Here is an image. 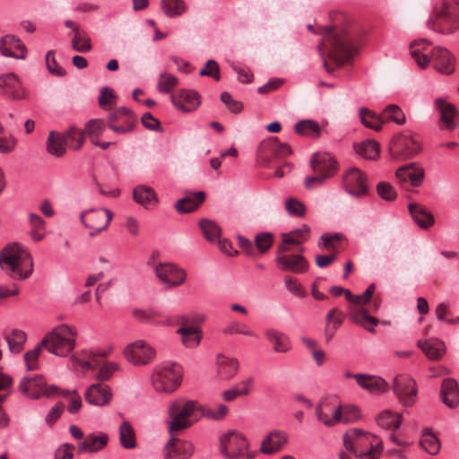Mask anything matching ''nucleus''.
Listing matches in <instances>:
<instances>
[{
	"instance_id": "864d4df0",
	"label": "nucleus",
	"mask_w": 459,
	"mask_h": 459,
	"mask_svg": "<svg viewBox=\"0 0 459 459\" xmlns=\"http://www.w3.org/2000/svg\"><path fill=\"white\" fill-rule=\"evenodd\" d=\"M65 139V144L71 150H80L85 140V133L83 130L71 127L63 134Z\"/></svg>"
},
{
	"instance_id": "7c9ffc66",
	"label": "nucleus",
	"mask_w": 459,
	"mask_h": 459,
	"mask_svg": "<svg viewBox=\"0 0 459 459\" xmlns=\"http://www.w3.org/2000/svg\"><path fill=\"white\" fill-rule=\"evenodd\" d=\"M357 384L373 394H380L388 390V384L380 377L368 374H357L355 376Z\"/></svg>"
},
{
	"instance_id": "ddd939ff",
	"label": "nucleus",
	"mask_w": 459,
	"mask_h": 459,
	"mask_svg": "<svg viewBox=\"0 0 459 459\" xmlns=\"http://www.w3.org/2000/svg\"><path fill=\"white\" fill-rule=\"evenodd\" d=\"M248 449L247 438L237 430H229L220 438V451L229 459H238Z\"/></svg>"
},
{
	"instance_id": "bb28decb",
	"label": "nucleus",
	"mask_w": 459,
	"mask_h": 459,
	"mask_svg": "<svg viewBox=\"0 0 459 459\" xmlns=\"http://www.w3.org/2000/svg\"><path fill=\"white\" fill-rule=\"evenodd\" d=\"M310 164L313 171L324 179L332 177L337 170L336 161L326 152L314 154Z\"/></svg>"
},
{
	"instance_id": "5701e85b",
	"label": "nucleus",
	"mask_w": 459,
	"mask_h": 459,
	"mask_svg": "<svg viewBox=\"0 0 459 459\" xmlns=\"http://www.w3.org/2000/svg\"><path fill=\"white\" fill-rule=\"evenodd\" d=\"M174 106L183 112H192L201 104L200 94L194 90H180L170 96Z\"/></svg>"
},
{
	"instance_id": "ea45409f",
	"label": "nucleus",
	"mask_w": 459,
	"mask_h": 459,
	"mask_svg": "<svg viewBox=\"0 0 459 459\" xmlns=\"http://www.w3.org/2000/svg\"><path fill=\"white\" fill-rule=\"evenodd\" d=\"M418 346L430 359H439L445 353V343L437 339L419 341Z\"/></svg>"
},
{
	"instance_id": "f8f14e48",
	"label": "nucleus",
	"mask_w": 459,
	"mask_h": 459,
	"mask_svg": "<svg viewBox=\"0 0 459 459\" xmlns=\"http://www.w3.org/2000/svg\"><path fill=\"white\" fill-rule=\"evenodd\" d=\"M19 390L32 399L41 396L55 397L58 394L59 388L56 385H48L42 376L25 377L19 384Z\"/></svg>"
},
{
	"instance_id": "58836bf2",
	"label": "nucleus",
	"mask_w": 459,
	"mask_h": 459,
	"mask_svg": "<svg viewBox=\"0 0 459 459\" xmlns=\"http://www.w3.org/2000/svg\"><path fill=\"white\" fill-rule=\"evenodd\" d=\"M47 151L55 157H63L66 152L64 134L54 131L50 132L47 139Z\"/></svg>"
},
{
	"instance_id": "2eb2a0df",
	"label": "nucleus",
	"mask_w": 459,
	"mask_h": 459,
	"mask_svg": "<svg viewBox=\"0 0 459 459\" xmlns=\"http://www.w3.org/2000/svg\"><path fill=\"white\" fill-rule=\"evenodd\" d=\"M125 359L134 366H146L156 356V351L146 342L138 340L126 346L123 351Z\"/></svg>"
},
{
	"instance_id": "a19ab883",
	"label": "nucleus",
	"mask_w": 459,
	"mask_h": 459,
	"mask_svg": "<svg viewBox=\"0 0 459 459\" xmlns=\"http://www.w3.org/2000/svg\"><path fill=\"white\" fill-rule=\"evenodd\" d=\"M266 338L273 344V351L279 353H285L291 348L290 338L283 333L274 329L267 330Z\"/></svg>"
},
{
	"instance_id": "72a5a7b5",
	"label": "nucleus",
	"mask_w": 459,
	"mask_h": 459,
	"mask_svg": "<svg viewBox=\"0 0 459 459\" xmlns=\"http://www.w3.org/2000/svg\"><path fill=\"white\" fill-rule=\"evenodd\" d=\"M134 200L141 204L144 209H151L159 203V198L153 188L140 185L134 187L133 191Z\"/></svg>"
},
{
	"instance_id": "39448f33",
	"label": "nucleus",
	"mask_w": 459,
	"mask_h": 459,
	"mask_svg": "<svg viewBox=\"0 0 459 459\" xmlns=\"http://www.w3.org/2000/svg\"><path fill=\"white\" fill-rule=\"evenodd\" d=\"M78 332L75 326L63 324L48 333L41 340V346L58 357H68L76 347Z\"/></svg>"
},
{
	"instance_id": "0e129e2a",
	"label": "nucleus",
	"mask_w": 459,
	"mask_h": 459,
	"mask_svg": "<svg viewBox=\"0 0 459 459\" xmlns=\"http://www.w3.org/2000/svg\"><path fill=\"white\" fill-rule=\"evenodd\" d=\"M57 395H63L64 397H65L68 400L67 411L71 414L77 413L80 411V409L82 408V401L80 394L77 393L76 390L60 391V389H59Z\"/></svg>"
},
{
	"instance_id": "6ab92c4d",
	"label": "nucleus",
	"mask_w": 459,
	"mask_h": 459,
	"mask_svg": "<svg viewBox=\"0 0 459 459\" xmlns=\"http://www.w3.org/2000/svg\"><path fill=\"white\" fill-rule=\"evenodd\" d=\"M107 122L113 132L124 134L134 129L135 117L130 109L119 108L108 116Z\"/></svg>"
},
{
	"instance_id": "69168bd1",
	"label": "nucleus",
	"mask_w": 459,
	"mask_h": 459,
	"mask_svg": "<svg viewBox=\"0 0 459 459\" xmlns=\"http://www.w3.org/2000/svg\"><path fill=\"white\" fill-rule=\"evenodd\" d=\"M45 346H41V342L32 349L24 354V361L26 364L27 370L32 371L39 369V358Z\"/></svg>"
},
{
	"instance_id": "cd10ccee",
	"label": "nucleus",
	"mask_w": 459,
	"mask_h": 459,
	"mask_svg": "<svg viewBox=\"0 0 459 459\" xmlns=\"http://www.w3.org/2000/svg\"><path fill=\"white\" fill-rule=\"evenodd\" d=\"M0 93L16 100L23 99L26 96L19 77L13 73L0 76Z\"/></svg>"
},
{
	"instance_id": "c03bdc74",
	"label": "nucleus",
	"mask_w": 459,
	"mask_h": 459,
	"mask_svg": "<svg viewBox=\"0 0 459 459\" xmlns=\"http://www.w3.org/2000/svg\"><path fill=\"white\" fill-rule=\"evenodd\" d=\"M420 445L422 449L431 455L438 454L441 443L431 429H424L421 432Z\"/></svg>"
},
{
	"instance_id": "c85d7f7f",
	"label": "nucleus",
	"mask_w": 459,
	"mask_h": 459,
	"mask_svg": "<svg viewBox=\"0 0 459 459\" xmlns=\"http://www.w3.org/2000/svg\"><path fill=\"white\" fill-rule=\"evenodd\" d=\"M288 438L286 432L279 429L273 430L262 441L260 451L264 455L278 453L287 444Z\"/></svg>"
},
{
	"instance_id": "49530a36",
	"label": "nucleus",
	"mask_w": 459,
	"mask_h": 459,
	"mask_svg": "<svg viewBox=\"0 0 459 459\" xmlns=\"http://www.w3.org/2000/svg\"><path fill=\"white\" fill-rule=\"evenodd\" d=\"M178 333L181 335L182 342L187 348L196 347L202 338L200 329L191 325H182L178 328Z\"/></svg>"
},
{
	"instance_id": "052dcab7",
	"label": "nucleus",
	"mask_w": 459,
	"mask_h": 459,
	"mask_svg": "<svg viewBox=\"0 0 459 459\" xmlns=\"http://www.w3.org/2000/svg\"><path fill=\"white\" fill-rule=\"evenodd\" d=\"M178 84V79L167 72L159 75L157 89L162 93H170Z\"/></svg>"
},
{
	"instance_id": "b1692460",
	"label": "nucleus",
	"mask_w": 459,
	"mask_h": 459,
	"mask_svg": "<svg viewBox=\"0 0 459 459\" xmlns=\"http://www.w3.org/2000/svg\"><path fill=\"white\" fill-rule=\"evenodd\" d=\"M396 178L403 188L409 189L411 186L421 185L424 178V170L415 163H411L398 169Z\"/></svg>"
},
{
	"instance_id": "9b49d317",
	"label": "nucleus",
	"mask_w": 459,
	"mask_h": 459,
	"mask_svg": "<svg viewBox=\"0 0 459 459\" xmlns=\"http://www.w3.org/2000/svg\"><path fill=\"white\" fill-rule=\"evenodd\" d=\"M291 153V149L281 143L276 137L263 141L257 151V162L260 166L269 168L274 160H281Z\"/></svg>"
},
{
	"instance_id": "c756f323",
	"label": "nucleus",
	"mask_w": 459,
	"mask_h": 459,
	"mask_svg": "<svg viewBox=\"0 0 459 459\" xmlns=\"http://www.w3.org/2000/svg\"><path fill=\"white\" fill-rule=\"evenodd\" d=\"M278 264L283 271L294 273H302L307 271L308 264L301 255H288L277 251L276 257Z\"/></svg>"
},
{
	"instance_id": "e433bc0d",
	"label": "nucleus",
	"mask_w": 459,
	"mask_h": 459,
	"mask_svg": "<svg viewBox=\"0 0 459 459\" xmlns=\"http://www.w3.org/2000/svg\"><path fill=\"white\" fill-rule=\"evenodd\" d=\"M408 208L413 221L421 229H428L434 224V216L421 204L411 203Z\"/></svg>"
},
{
	"instance_id": "680f3d73",
	"label": "nucleus",
	"mask_w": 459,
	"mask_h": 459,
	"mask_svg": "<svg viewBox=\"0 0 459 459\" xmlns=\"http://www.w3.org/2000/svg\"><path fill=\"white\" fill-rule=\"evenodd\" d=\"M121 367L114 361H104L96 374V379L100 382H106L112 378L114 373L120 371Z\"/></svg>"
},
{
	"instance_id": "603ef678",
	"label": "nucleus",
	"mask_w": 459,
	"mask_h": 459,
	"mask_svg": "<svg viewBox=\"0 0 459 459\" xmlns=\"http://www.w3.org/2000/svg\"><path fill=\"white\" fill-rule=\"evenodd\" d=\"M119 440L126 449H132L136 446L134 430L128 421H123L119 427Z\"/></svg>"
},
{
	"instance_id": "f257e3e1",
	"label": "nucleus",
	"mask_w": 459,
	"mask_h": 459,
	"mask_svg": "<svg viewBox=\"0 0 459 459\" xmlns=\"http://www.w3.org/2000/svg\"><path fill=\"white\" fill-rule=\"evenodd\" d=\"M315 32L322 36L317 48L328 74L349 63L361 47V30L345 13L335 14L332 25Z\"/></svg>"
},
{
	"instance_id": "6e6552de",
	"label": "nucleus",
	"mask_w": 459,
	"mask_h": 459,
	"mask_svg": "<svg viewBox=\"0 0 459 459\" xmlns=\"http://www.w3.org/2000/svg\"><path fill=\"white\" fill-rule=\"evenodd\" d=\"M428 27L438 33L448 35L459 28V17L456 10L447 0L437 4L428 21Z\"/></svg>"
},
{
	"instance_id": "c9c22d12",
	"label": "nucleus",
	"mask_w": 459,
	"mask_h": 459,
	"mask_svg": "<svg viewBox=\"0 0 459 459\" xmlns=\"http://www.w3.org/2000/svg\"><path fill=\"white\" fill-rule=\"evenodd\" d=\"M441 397L443 403L449 408H455L459 404V388L455 379L446 378L443 380Z\"/></svg>"
},
{
	"instance_id": "79ce46f5",
	"label": "nucleus",
	"mask_w": 459,
	"mask_h": 459,
	"mask_svg": "<svg viewBox=\"0 0 459 459\" xmlns=\"http://www.w3.org/2000/svg\"><path fill=\"white\" fill-rule=\"evenodd\" d=\"M205 194L204 192H196L178 200L175 207L179 212H191L203 204Z\"/></svg>"
},
{
	"instance_id": "2f4dec72",
	"label": "nucleus",
	"mask_w": 459,
	"mask_h": 459,
	"mask_svg": "<svg viewBox=\"0 0 459 459\" xmlns=\"http://www.w3.org/2000/svg\"><path fill=\"white\" fill-rule=\"evenodd\" d=\"M310 236V229L307 225L302 228L292 230L289 233L281 234V244L279 246V253L290 251V246H299L307 241Z\"/></svg>"
},
{
	"instance_id": "5fc2aeb1",
	"label": "nucleus",
	"mask_w": 459,
	"mask_h": 459,
	"mask_svg": "<svg viewBox=\"0 0 459 459\" xmlns=\"http://www.w3.org/2000/svg\"><path fill=\"white\" fill-rule=\"evenodd\" d=\"M354 149L359 155L369 160L376 159L379 154V144L372 140L357 143Z\"/></svg>"
},
{
	"instance_id": "4d7b16f0",
	"label": "nucleus",
	"mask_w": 459,
	"mask_h": 459,
	"mask_svg": "<svg viewBox=\"0 0 459 459\" xmlns=\"http://www.w3.org/2000/svg\"><path fill=\"white\" fill-rule=\"evenodd\" d=\"M199 226L204 238L208 241L214 242L220 239L221 228L215 221L208 219H202L199 221Z\"/></svg>"
},
{
	"instance_id": "393cba45",
	"label": "nucleus",
	"mask_w": 459,
	"mask_h": 459,
	"mask_svg": "<svg viewBox=\"0 0 459 459\" xmlns=\"http://www.w3.org/2000/svg\"><path fill=\"white\" fill-rule=\"evenodd\" d=\"M316 419L326 427H333L340 421V406L333 401H322L316 407Z\"/></svg>"
},
{
	"instance_id": "9d476101",
	"label": "nucleus",
	"mask_w": 459,
	"mask_h": 459,
	"mask_svg": "<svg viewBox=\"0 0 459 459\" xmlns=\"http://www.w3.org/2000/svg\"><path fill=\"white\" fill-rule=\"evenodd\" d=\"M421 151L420 140L411 133L404 131L393 137L390 146L392 158L404 160L413 158Z\"/></svg>"
},
{
	"instance_id": "473e14b6",
	"label": "nucleus",
	"mask_w": 459,
	"mask_h": 459,
	"mask_svg": "<svg viewBox=\"0 0 459 459\" xmlns=\"http://www.w3.org/2000/svg\"><path fill=\"white\" fill-rule=\"evenodd\" d=\"M238 371V361L235 358H229L223 354H218L216 357L217 376L223 380H230L234 377Z\"/></svg>"
},
{
	"instance_id": "13d9d810",
	"label": "nucleus",
	"mask_w": 459,
	"mask_h": 459,
	"mask_svg": "<svg viewBox=\"0 0 459 459\" xmlns=\"http://www.w3.org/2000/svg\"><path fill=\"white\" fill-rule=\"evenodd\" d=\"M401 414L385 411L378 415L377 424L383 429H397L401 425Z\"/></svg>"
},
{
	"instance_id": "0eeeda50",
	"label": "nucleus",
	"mask_w": 459,
	"mask_h": 459,
	"mask_svg": "<svg viewBox=\"0 0 459 459\" xmlns=\"http://www.w3.org/2000/svg\"><path fill=\"white\" fill-rule=\"evenodd\" d=\"M181 378V367L178 364L165 361L154 368L151 381L158 393L171 394L179 386Z\"/></svg>"
},
{
	"instance_id": "338daca9",
	"label": "nucleus",
	"mask_w": 459,
	"mask_h": 459,
	"mask_svg": "<svg viewBox=\"0 0 459 459\" xmlns=\"http://www.w3.org/2000/svg\"><path fill=\"white\" fill-rule=\"evenodd\" d=\"M339 406H340V411H341L340 417H339L340 418L339 423L346 424V423L352 422V421L356 420L357 419H359V411L357 407L351 405V404H344V405L339 404Z\"/></svg>"
},
{
	"instance_id": "1a4fd4ad",
	"label": "nucleus",
	"mask_w": 459,
	"mask_h": 459,
	"mask_svg": "<svg viewBox=\"0 0 459 459\" xmlns=\"http://www.w3.org/2000/svg\"><path fill=\"white\" fill-rule=\"evenodd\" d=\"M375 290L376 285L372 283L363 294L357 295L356 305L351 306L349 311V318L370 333H375L374 326L377 325L379 321L377 318L369 316L368 311L363 306L372 299Z\"/></svg>"
},
{
	"instance_id": "f03ea898",
	"label": "nucleus",
	"mask_w": 459,
	"mask_h": 459,
	"mask_svg": "<svg viewBox=\"0 0 459 459\" xmlns=\"http://www.w3.org/2000/svg\"><path fill=\"white\" fill-rule=\"evenodd\" d=\"M431 42L428 39H416L410 44V54L421 69L430 64L439 73L450 74L455 70V58L446 48L435 47L429 49Z\"/></svg>"
},
{
	"instance_id": "a211bd4d",
	"label": "nucleus",
	"mask_w": 459,
	"mask_h": 459,
	"mask_svg": "<svg viewBox=\"0 0 459 459\" xmlns=\"http://www.w3.org/2000/svg\"><path fill=\"white\" fill-rule=\"evenodd\" d=\"M154 273L159 281L169 288L182 285L186 277V273L184 269L171 263L156 264Z\"/></svg>"
},
{
	"instance_id": "774afa93",
	"label": "nucleus",
	"mask_w": 459,
	"mask_h": 459,
	"mask_svg": "<svg viewBox=\"0 0 459 459\" xmlns=\"http://www.w3.org/2000/svg\"><path fill=\"white\" fill-rule=\"evenodd\" d=\"M46 66L50 74L56 76L63 77L65 75V70L60 66L55 57V51L49 50L46 55Z\"/></svg>"
},
{
	"instance_id": "a18cd8bd",
	"label": "nucleus",
	"mask_w": 459,
	"mask_h": 459,
	"mask_svg": "<svg viewBox=\"0 0 459 459\" xmlns=\"http://www.w3.org/2000/svg\"><path fill=\"white\" fill-rule=\"evenodd\" d=\"M71 47L76 52H90L92 49V44L88 32L82 28L76 30L71 39Z\"/></svg>"
},
{
	"instance_id": "37998d69",
	"label": "nucleus",
	"mask_w": 459,
	"mask_h": 459,
	"mask_svg": "<svg viewBox=\"0 0 459 459\" xmlns=\"http://www.w3.org/2000/svg\"><path fill=\"white\" fill-rule=\"evenodd\" d=\"M359 117L362 125L374 131L379 132L383 127V117L367 108H361L359 110Z\"/></svg>"
},
{
	"instance_id": "e2e57ef3",
	"label": "nucleus",
	"mask_w": 459,
	"mask_h": 459,
	"mask_svg": "<svg viewBox=\"0 0 459 459\" xmlns=\"http://www.w3.org/2000/svg\"><path fill=\"white\" fill-rule=\"evenodd\" d=\"M105 130V123L101 119H91L85 125L84 133L90 137L92 143H96L97 140Z\"/></svg>"
},
{
	"instance_id": "aec40b11",
	"label": "nucleus",
	"mask_w": 459,
	"mask_h": 459,
	"mask_svg": "<svg viewBox=\"0 0 459 459\" xmlns=\"http://www.w3.org/2000/svg\"><path fill=\"white\" fill-rule=\"evenodd\" d=\"M194 445L187 440L170 436L164 448L165 459H189L194 454Z\"/></svg>"
},
{
	"instance_id": "412c9836",
	"label": "nucleus",
	"mask_w": 459,
	"mask_h": 459,
	"mask_svg": "<svg viewBox=\"0 0 459 459\" xmlns=\"http://www.w3.org/2000/svg\"><path fill=\"white\" fill-rule=\"evenodd\" d=\"M435 107L439 113V122L447 131H454L459 126V116L456 108L442 98L435 100Z\"/></svg>"
},
{
	"instance_id": "20e7f679",
	"label": "nucleus",
	"mask_w": 459,
	"mask_h": 459,
	"mask_svg": "<svg viewBox=\"0 0 459 459\" xmlns=\"http://www.w3.org/2000/svg\"><path fill=\"white\" fill-rule=\"evenodd\" d=\"M0 266L13 279H26L33 270L31 255L17 244L7 246L0 253Z\"/></svg>"
},
{
	"instance_id": "4be33fe9",
	"label": "nucleus",
	"mask_w": 459,
	"mask_h": 459,
	"mask_svg": "<svg viewBox=\"0 0 459 459\" xmlns=\"http://www.w3.org/2000/svg\"><path fill=\"white\" fill-rule=\"evenodd\" d=\"M113 397L111 388L102 383H95L88 386L84 393L85 401L94 406H106Z\"/></svg>"
},
{
	"instance_id": "09e8293b",
	"label": "nucleus",
	"mask_w": 459,
	"mask_h": 459,
	"mask_svg": "<svg viewBox=\"0 0 459 459\" xmlns=\"http://www.w3.org/2000/svg\"><path fill=\"white\" fill-rule=\"evenodd\" d=\"M160 8L169 18L178 17L187 9L184 0H161Z\"/></svg>"
},
{
	"instance_id": "bf43d9fd",
	"label": "nucleus",
	"mask_w": 459,
	"mask_h": 459,
	"mask_svg": "<svg viewBox=\"0 0 459 459\" xmlns=\"http://www.w3.org/2000/svg\"><path fill=\"white\" fill-rule=\"evenodd\" d=\"M26 333L22 330H13L12 333L6 336L9 349L13 353H19L26 342Z\"/></svg>"
},
{
	"instance_id": "4468645a",
	"label": "nucleus",
	"mask_w": 459,
	"mask_h": 459,
	"mask_svg": "<svg viewBox=\"0 0 459 459\" xmlns=\"http://www.w3.org/2000/svg\"><path fill=\"white\" fill-rule=\"evenodd\" d=\"M113 217V213L108 209H90L80 214L81 223L91 230L90 236L94 237L105 230Z\"/></svg>"
},
{
	"instance_id": "4c0bfd02",
	"label": "nucleus",
	"mask_w": 459,
	"mask_h": 459,
	"mask_svg": "<svg viewBox=\"0 0 459 459\" xmlns=\"http://www.w3.org/2000/svg\"><path fill=\"white\" fill-rule=\"evenodd\" d=\"M28 223L30 227V236L35 242H39L46 236V221L36 212L28 213Z\"/></svg>"
},
{
	"instance_id": "3c124183",
	"label": "nucleus",
	"mask_w": 459,
	"mask_h": 459,
	"mask_svg": "<svg viewBox=\"0 0 459 459\" xmlns=\"http://www.w3.org/2000/svg\"><path fill=\"white\" fill-rule=\"evenodd\" d=\"M383 123L394 122L397 125H403L406 122L403 109L396 104L387 105L382 111Z\"/></svg>"
},
{
	"instance_id": "de8ad7c7",
	"label": "nucleus",
	"mask_w": 459,
	"mask_h": 459,
	"mask_svg": "<svg viewBox=\"0 0 459 459\" xmlns=\"http://www.w3.org/2000/svg\"><path fill=\"white\" fill-rule=\"evenodd\" d=\"M325 337L329 342L343 321V315L338 308L331 309L326 315Z\"/></svg>"
},
{
	"instance_id": "f704fd0d",
	"label": "nucleus",
	"mask_w": 459,
	"mask_h": 459,
	"mask_svg": "<svg viewBox=\"0 0 459 459\" xmlns=\"http://www.w3.org/2000/svg\"><path fill=\"white\" fill-rule=\"evenodd\" d=\"M108 441V437L105 433H100L99 435L90 434L78 444V452L80 454L86 452L96 453L103 449L107 446Z\"/></svg>"
},
{
	"instance_id": "7ed1b4c3",
	"label": "nucleus",
	"mask_w": 459,
	"mask_h": 459,
	"mask_svg": "<svg viewBox=\"0 0 459 459\" xmlns=\"http://www.w3.org/2000/svg\"><path fill=\"white\" fill-rule=\"evenodd\" d=\"M377 437L359 429H351L343 436V446L347 451L360 459H377L383 451Z\"/></svg>"
},
{
	"instance_id": "6e6d98bb",
	"label": "nucleus",
	"mask_w": 459,
	"mask_h": 459,
	"mask_svg": "<svg viewBox=\"0 0 459 459\" xmlns=\"http://www.w3.org/2000/svg\"><path fill=\"white\" fill-rule=\"evenodd\" d=\"M92 350H81L77 352L70 354L69 362L72 368L80 367L83 370H91L90 359Z\"/></svg>"
},
{
	"instance_id": "dca6fc26",
	"label": "nucleus",
	"mask_w": 459,
	"mask_h": 459,
	"mask_svg": "<svg viewBox=\"0 0 459 459\" xmlns=\"http://www.w3.org/2000/svg\"><path fill=\"white\" fill-rule=\"evenodd\" d=\"M345 191L351 196L361 198L368 194V177L359 169H349L342 177Z\"/></svg>"
},
{
	"instance_id": "8fccbe9b",
	"label": "nucleus",
	"mask_w": 459,
	"mask_h": 459,
	"mask_svg": "<svg viewBox=\"0 0 459 459\" xmlns=\"http://www.w3.org/2000/svg\"><path fill=\"white\" fill-rule=\"evenodd\" d=\"M295 132L302 136L317 138L321 134V127L314 120H300L299 121L294 127Z\"/></svg>"
},
{
	"instance_id": "a878e982",
	"label": "nucleus",
	"mask_w": 459,
	"mask_h": 459,
	"mask_svg": "<svg viewBox=\"0 0 459 459\" xmlns=\"http://www.w3.org/2000/svg\"><path fill=\"white\" fill-rule=\"evenodd\" d=\"M0 53L4 56L25 59L27 48L18 37L7 34L0 38Z\"/></svg>"
},
{
	"instance_id": "f3484780",
	"label": "nucleus",
	"mask_w": 459,
	"mask_h": 459,
	"mask_svg": "<svg viewBox=\"0 0 459 459\" xmlns=\"http://www.w3.org/2000/svg\"><path fill=\"white\" fill-rule=\"evenodd\" d=\"M393 391L403 406H411L416 401V383L409 375H397L393 381Z\"/></svg>"
},
{
	"instance_id": "423d86ee",
	"label": "nucleus",
	"mask_w": 459,
	"mask_h": 459,
	"mask_svg": "<svg viewBox=\"0 0 459 459\" xmlns=\"http://www.w3.org/2000/svg\"><path fill=\"white\" fill-rule=\"evenodd\" d=\"M194 401L177 399L170 403L168 407V413L170 418L169 424V435H175L178 431L189 428L193 421L204 414Z\"/></svg>"
}]
</instances>
